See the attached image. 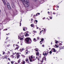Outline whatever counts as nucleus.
I'll list each match as a JSON object with an SVG mask.
<instances>
[{
	"mask_svg": "<svg viewBox=\"0 0 64 64\" xmlns=\"http://www.w3.org/2000/svg\"><path fill=\"white\" fill-rule=\"evenodd\" d=\"M23 4L24 5L25 7H28L29 6V0H25L22 2Z\"/></svg>",
	"mask_w": 64,
	"mask_h": 64,
	"instance_id": "f257e3e1",
	"label": "nucleus"
},
{
	"mask_svg": "<svg viewBox=\"0 0 64 64\" xmlns=\"http://www.w3.org/2000/svg\"><path fill=\"white\" fill-rule=\"evenodd\" d=\"M25 42H27L28 44H30L32 42V40L30 38H26L24 40Z\"/></svg>",
	"mask_w": 64,
	"mask_h": 64,
	"instance_id": "f03ea898",
	"label": "nucleus"
},
{
	"mask_svg": "<svg viewBox=\"0 0 64 64\" xmlns=\"http://www.w3.org/2000/svg\"><path fill=\"white\" fill-rule=\"evenodd\" d=\"M9 19H10V18H9L8 16H7L6 19L4 20V22L5 23H7V21H8V20H9Z\"/></svg>",
	"mask_w": 64,
	"mask_h": 64,
	"instance_id": "7ed1b4c3",
	"label": "nucleus"
},
{
	"mask_svg": "<svg viewBox=\"0 0 64 64\" xmlns=\"http://www.w3.org/2000/svg\"><path fill=\"white\" fill-rule=\"evenodd\" d=\"M7 5L9 9H11V6H10V4H9V2H8L7 3Z\"/></svg>",
	"mask_w": 64,
	"mask_h": 64,
	"instance_id": "20e7f679",
	"label": "nucleus"
},
{
	"mask_svg": "<svg viewBox=\"0 0 64 64\" xmlns=\"http://www.w3.org/2000/svg\"><path fill=\"white\" fill-rule=\"evenodd\" d=\"M47 54H48V52H44L43 53V55H47Z\"/></svg>",
	"mask_w": 64,
	"mask_h": 64,
	"instance_id": "39448f33",
	"label": "nucleus"
},
{
	"mask_svg": "<svg viewBox=\"0 0 64 64\" xmlns=\"http://www.w3.org/2000/svg\"><path fill=\"white\" fill-rule=\"evenodd\" d=\"M20 53H17L16 54V55L17 56V59H18L20 57V55L19 54Z\"/></svg>",
	"mask_w": 64,
	"mask_h": 64,
	"instance_id": "423d86ee",
	"label": "nucleus"
},
{
	"mask_svg": "<svg viewBox=\"0 0 64 64\" xmlns=\"http://www.w3.org/2000/svg\"><path fill=\"white\" fill-rule=\"evenodd\" d=\"M29 59H30V62H33V61H35V59L34 58H31L30 57H29Z\"/></svg>",
	"mask_w": 64,
	"mask_h": 64,
	"instance_id": "0eeeda50",
	"label": "nucleus"
},
{
	"mask_svg": "<svg viewBox=\"0 0 64 64\" xmlns=\"http://www.w3.org/2000/svg\"><path fill=\"white\" fill-rule=\"evenodd\" d=\"M52 51H53V52H56V50H55V49L54 48H52Z\"/></svg>",
	"mask_w": 64,
	"mask_h": 64,
	"instance_id": "6e6552de",
	"label": "nucleus"
},
{
	"mask_svg": "<svg viewBox=\"0 0 64 64\" xmlns=\"http://www.w3.org/2000/svg\"><path fill=\"white\" fill-rule=\"evenodd\" d=\"M21 2H22V3L24 2V1H25V0H19Z\"/></svg>",
	"mask_w": 64,
	"mask_h": 64,
	"instance_id": "1a4fd4ad",
	"label": "nucleus"
},
{
	"mask_svg": "<svg viewBox=\"0 0 64 64\" xmlns=\"http://www.w3.org/2000/svg\"><path fill=\"white\" fill-rule=\"evenodd\" d=\"M3 2L4 3V5H5L6 4V2H5V0H2Z\"/></svg>",
	"mask_w": 64,
	"mask_h": 64,
	"instance_id": "9d476101",
	"label": "nucleus"
},
{
	"mask_svg": "<svg viewBox=\"0 0 64 64\" xmlns=\"http://www.w3.org/2000/svg\"><path fill=\"white\" fill-rule=\"evenodd\" d=\"M29 35L28 34H27V33H26V34L25 35V36L26 37H27V36H29Z\"/></svg>",
	"mask_w": 64,
	"mask_h": 64,
	"instance_id": "9b49d317",
	"label": "nucleus"
},
{
	"mask_svg": "<svg viewBox=\"0 0 64 64\" xmlns=\"http://www.w3.org/2000/svg\"><path fill=\"white\" fill-rule=\"evenodd\" d=\"M59 49H63V46H60L59 48Z\"/></svg>",
	"mask_w": 64,
	"mask_h": 64,
	"instance_id": "f8f14e48",
	"label": "nucleus"
},
{
	"mask_svg": "<svg viewBox=\"0 0 64 64\" xmlns=\"http://www.w3.org/2000/svg\"><path fill=\"white\" fill-rule=\"evenodd\" d=\"M25 61H23L22 62V64H25Z\"/></svg>",
	"mask_w": 64,
	"mask_h": 64,
	"instance_id": "ddd939ff",
	"label": "nucleus"
},
{
	"mask_svg": "<svg viewBox=\"0 0 64 64\" xmlns=\"http://www.w3.org/2000/svg\"><path fill=\"white\" fill-rule=\"evenodd\" d=\"M26 54H28V52H29V51H28L27 50H26Z\"/></svg>",
	"mask_w": 64,
	"mask_h": 64,
	"instance_id": "4468645a",
	"label": "nucleus"
},
{
	"mask_svg": "<svg viewBox=\"0 0 64 64\" xmlns=\"http://www.w3.org/2000/svg\"><path fill=\"white\" fill-rule=\"evenodd\" d=\"M20 61H21V59L20 58L19 60H18V63H19Z\"/></svg>",
	"mask_w": 64,
	"mask_h": 64,
	"instance_id": "2eb2a0df",
	"label": "nucleus"
},
{
	"mask_svg": "<svg viewBox=\"0 0 64 64\" xmlns=\"http://www.w3.org/2000/svg\"><path fill=\"white\" fill-rule=\"evenodd\" d=\"M12 7L14 8V4L13 3L12 4Z\"/></svg>",
	"mask_w": 64,
	"mask_h": 64,
	"instance_id": "dca6fc26",
	"label": "nucleus"
},
{
	"mask_svg": "<svg viewBox=\"0 0 64 64\" xmlns=\"http://www.w3.org/2000/svg\"><path fill=\"white\" fill-rule=\"evenodd\" d=\"M40 15V13H38L36 14V16H38V15Z\"/></svg>",
	"mask_w": 64,
	"mask_h": 64,
	"instance_id": "f3484780",
	"label": "nucleus"
},
{
	"mask_svg": "<svg viewBox=\"0 0 64 64\" xmlns=\"http://www.w3.org/2000/svg\"><path fill=\"white\" fill-rule=\"evenodd\" d=\"M19 48V46L17 47L15 49V50H16V49H18V48Z\"/></svg>",
	"mask_w": 64,
	"mask_h": 64,
	"instance_id": "a211bd4d",
	"label": "nucleus"
},
{
	"mask_svg": "<svg viewBox=\"0 0 64 64\" xmlns=\"http://www.w3.org/2000/svg\"><path fill=\"white\" fill-rule=\"evenodd\" d=\"M54 47H56V48H58V46L56 44H55V46H54Z\"/></svg>",
	"mask_w": 64,
	"mask_h": 64,
	"instance_id": "6ab92c4d",
	"label": "nucleus"
},
{
	"mask_svg": "<svg viewBox=\"0 0 64 64\" xmlns=\"http://www.w3.org/2000/svg\"><path fill=\"white\" fill-rule=\"evenodd\" d=\"M33 40L34 42H36V41H37V40H36V39L35 38H34V40Z\"/></svg>",
	"mask_w": 64,
	"mask_h": 64,
	"instance_id": "aec40b11",
	"label": "nucleus"
},
{
	"mask_svg": "<svg viewBox=\"0 0 64 64\" xmlns=\"http://www.w3.org/2000/svg\"><path fill=\"white\" fill-rule=\"evenodd\" d=\"M20 40H23V38H20Z\"/></svg>",
	"mask_w": 64,
	"mask_h": 64,
	"instance_id": "412c9836",
	"label": "nucleus"
},
{
	"mask_svg": "<svg viewBox=\"0 0 64 64\" xmlns=\"http://www.w3.org/2000/svg\"><path fill=\"white\" fill-rule=\"evenodd\" d=\"M14 62L13 61H12L11 62V64H14Z\"/></svg>",
	"mask_w": 64,
	"mask_h": 64,
	"instance_id": "4be33fe9",
	"label": "nucleus"
},
{
	"mask_svg": "<svg viewBox=\"0 0 64 64\" xmlns=\"http://www.w3.org/2000/svg\"><path fill=\"white\" fill-rule=\"evenodd\" d=\"M31 25L32 27H34V25L33 24H32Z\"/></svg>",
	"mask_w": 64,
	"mask_h": 64,
	"instance_id": "5701e85b",
	"label": "nucleus"
},
{
	"mask_svg": "<svg viewBox=\"0 0 64 64\" xmlns=\"http://www.w3.org/2000/svg\"><path fill=\"white\" fill-rule=\"evenodd\" d=\"M34 22H36V23H37V22H38V21L37 20H34Z\"/></svg>",
	"mask_w": 64,
	"mask_h": 64,
	"instance_id": "b1692460",
	"label": "nucleus"
},
{
	"mask_svg": "<svg viewBox=\"0 0 64 64\" xmlns=\"http://www.w3.org/2000/svg\"><path fill=\"white\" fill-rule=\"evenodd\" d=\"M39 52H38L37 53H36V55H39Z\"/></svg>",
	"mask_w": 64,
	"mask_h": 64,
	"instance_id": "393cba45",
	"label": "nucleus"
},
{
	"mask_svg": "<svg viewBox=\"0 0 64 64\" xmlns=\"http://www.w3.org/2000/svg\"><path fill=\"white\" fill-rule=\"evenodd\" d=\"M40 40H41L42 41H43L44 40V38H42V39H41Z\"/></svg>",
	"mask_w": 64,
	"mask_h": 64,
	"instance_id": "a878e982",
	"label": "nucleus"
},
{
	"mask_svg": "<svg viewBox=\"0 0 64 64\" xmlns=\"http://www.w3.org/2000/svg\"><path fill=\"white\" fill-rule=\"evenodd\" d=\"M55 43L56 44H57V43H58V41H55Z\"/></svg>",
	"mask_w": 64,
	"mask_h": 64,
	"instance_id": "bb28decb",
	"label": "nucleus"
},
{
	"mask_svg": "<svg viewBox=\"0 0 64 64\" xmlns=\"http://www.w3.org/2000/svg\"><path fill=\"white\" fill-rule=\"evenodd\" d=\"M22 34H21L20 35V36H22L23 37V36H24V35H23L22 36Z\"/></svg>",
	"mask_w": 64,
	"mask_h": 64,
	"instance_id": "cd10ccee",
	"label": "nucleus"
},
{
	"mask_svg": "<svg viewBox=\"0 0 64 64\" xmlns=\"http://www.w3.org/2000/svg\"><path fill=\"white\" fill-rule=\"evenodd\" d=\"M50 54H52V51H50Z\"/></svg>",
	"mask_w": 64,
	"mask_h": 64,
	"instance_id": "c85d7f7f",
	"label": "nucleus"
},
{
	"mask_svg": "<svg viewBox=\"0 0 64 64\" xmlns=\"http://www.w3.org/2000/svg\"><path fill=\"white\" fill-rule=\"evenodd\" d=\"M62 45V44L61 43H60L59 44V45H60V46H61Z\"/></svg>",
	"mask_w": 64,
	"mask_h": 64,
	"instance_id": "c756f323",
	"label": "nucleus"
},
{
	"mask_svg": "<svg viewBox=\"0 0 64 64\" xmlns=\"http://www.w3.org/2000/svg\"><path fill=\"white\" fill-rule=\"evenodd\" d=\"M8 54H10V52L9 51H8Z\"/></svg>",
	"mask_w": 64,
	"mask_h": 64,
	"instance_id": "7c9ffc66",
	"label": "nucleus"
},
{
	"mask_svg": "<svg viewBox=\"0 0 64 64\" xmlns=\"http://www.w3.org/2000/svg\"><path fill=\"white\" fill-rule=\"evenodd\" d=\"M50 19H52V17L51 16H50Z\"/></svg>",
	"mask_w": 64,
	"mask_h": 64,
	"instance_id": "2f4dec72",
	"label": "nucleus"
},
{
	"mask_svg": "<svg viewBox=\"0 0 64 64\" xmlns=\"http://www.w3.org/2000/svg\"><path fill=\"white\" fill-rule=\"evenodd\" d=\"M7 29H4V31H6V30H7Z\"/></svg>",
	"mask_w": 64,
	"mask_h": 64,
	"instance_id": "473e14b6",
	"label": "nucleus"
},
{
	"mask_svg": "<svg viewBox=\"0 0 64 64\" xmlns=\"http://www.w3.org/2000/svg\"><path fill=\"white\" fill-rule=\"evenodd\" d=\"M44 31H46V29L45 28L44 29Z\"/></svg>",
	"mask_w": 64,
	"mask_h": 64,
	"instance_id": "72a5a7b5",
	"label": "nucleus"
},
{
	"mask_svg": "<svg viewBox=\"0 0 64 64\" xmlns=\"http://www.w3.org/2000/svg\"><path fill=\"white\" fill-rule=\"evenodd\" d=\"M21 26V22H20V26Z\"/></svg>",
	"mask_w": 64,
	"mask_h": 64,
	"instance_id": "f704fd0d",
	"label": "nucleus"
},
{
	"mask_svg": "<svg viewBox=\"0 0 64 64\" xmlns=\"http://www.w3.org/2000/svg\"><path fill=\"white\" fill-rule=\"evenodd\" d=\"M22 56L23 57H25V56L24 55H22Z\"/></svg>",
	"mask_w": 64,
	"mask_h": 64,
	"instance_id": "c9c22d12",
	"label": "nucleus"
},
{
	"mask_svg": "<svg viewBox=\"0 0 64 64\" xmlns=\"http://www.w3.org/2000/svg\"><path fill=\"white\" fill-rule=\"evenodd\" d=\"M18 39H20V38H21V37H19V36H18Z\"/></svg>",
	"mask_w": 64,
	"mask_h": 64,
	"instance_id": "e433bc0d",
	"label": "nucleus"
},
{
	"mask_svg": "<svg viewBox=\"0 0 64 64\" xmlns=\"http://www.w3.org/2000/svg\"><path fill=\"white\" fill-rule=\"evenodd\" d=\"M28 61V59H26V61L27 62Z\"/></svg>",
	"mask_w": 64,
	"mask_h": 64,
	"instance_id": "4c0bfd02",
	"label": "nucleus"
},
{
	"mask_svg": "<svg viewBox=\"0 0 64 64\" xmlns=\"http://www.w3.org/2000/svg\"><path fill=\"white\" fill-rule=\"evenodd\" d=\"M23 30L24 31H25V28H24Z\"/></svg>",
	"mask_w": 64,
	"mask_h": 64,
	"instance_id": "58836bf2",
	"label": "nucleus"
},
{
	"mask_svg": "<svg viewBox=\"0 0 64 64\" xmlns=\"http://www.w3.org/2000/svg\"><path fill=\"white\" fill-rule=\"evenodd\" d=\"M31 20H30L31 21H32L33 20V19L31 18Z\"/></svg>",
	"mask_w": 64,
	"mask_h": 64,
	"instance_id": "ea45409f",
	"label": "nucleus"
},
{
	"mask_svg": "<svg viewBox=\"0 0 64 64\" xmlns=\"http://www.w3.org/2000/svg\"><path fill=\"white\" fill-rule=\"evenodd\" d=\"M20 52H22V49H20Z\"/></svg>",
	"mask_w": 64,
	"mask_h": 64,
	"instance_id": "a19ab883",
	"label": "nucleus"
},
{
	"mask_svg": "<svg viewBox=\"0 0 64 64\" xmlns=\"http://www.w3.org/2000/svg\"><path fill=\"white\" fill-rule=\"evenodd\" d=\"M5 52H3V55H4V54H5Z\"/></svg>",
	"mask_w": 64,
	"mask_h": 64,
	"instance_id": "79ce46f5",
	"label": "nucleus"
},
{
	"mask_svg": "<svg viewBox=\"0 0 64 64\" xmlns=\"http://www.w3.org/2000/svg\"><path fill=\"white\" fill-rule=\"evenodd\" d=\"M31 59H33V57H32V56H31Z\"/></svg>",
	"mask_w": 64,
	"mask_h": 64,
	"instance_id": "37998d69",
	"label": "nucleus"
},
{
	"mask_svg": "<svg viewBox=\"0 0 64 64\" xmlns=\"http://www.w3.org/2000/svg\"><path fill=\"white\" fill-rule=\"evenodd\" d=\"M8 60H10V58H8Z\"/></svg>",
	"mask_w": 64,
	"mask_h": 64,
	"instance_id": "c03bdc74",
	"label": "nucleus"
},
{
	"mask_svg": "<svg viewBox=\"0 0 64 64\" xmlns=\"http://www.w3.org/2000/svg\"><path fill=\"white\" fill-rule=\"evenodd\" d=\"M38 61H39V60H40L39 58H38Z\"/></svg>",
	"mask_w": 64,
	"mask_h": 64,
	"instance_id": "a18cd8bd",
	"label": "nucleus"
},
{
	"mask_svg": "<svg viewBox=\"0 0 64 64\" xmlns=\"http://www.w3.org/2000/svg\"><path fill=\"white\" fill-rule=\"evenodd\" d=\"M4 58H6V59H7V57L6 56L5 57H4Z\"/></svg>",
	"mask_w": 64,
	"mask_h": 64,
	"instance_id": "49530a36",
	"label": "nucleus"
},
{
	"mask_svg": "<svg viewBox=\"0 0 64 64\" xmlns=\"http://www.w3.org/2000/svg\"><path fill=\"white\" fill-rule=\"evenodd\" d=\"M45 18L44 17V18H42V19H43V20H44V19Z\"/></svg>",
	"mask_w": 64,
	"mask_h": 64,
	"instance_id": "de8ad7c7",
	"label": "nucleus"
},
{
	"mask_svg": "<svg viewBox=\"0 0 64 64\" xmlns=\"http://www.w3.org/2000/svg\"><path fill=\"white\" fill-rule=\"evenodd\" d=\"M42 47H44V45H42Z\"/></svg>",
	"mask_w": 64,
	"mask_h": 64,
	"instance_id": "09e8293b",
	"label": "nucleus"
},
{
	"mask_svg": "<svg viewBox=\"0 0 64 64\" xmlns=\"http://www.w3.org/2000/svg\"><path fill=\"white\" fill-rule=\"evenodd\" d=\"M34 1H37V0H33Z\"/></svg>",
	"mask_w": 64,
	"mask_h": 64,
	"instance_id": "8fccbe9b",
	"label": "nucleus"
},
{
	"mask_svg": "<svg viewBox=\"0 0 64 64\" xmlns=\"http://www.w3.org/2000/svg\"><path fill=\"white\" fill-rule=\"evenodd\" d=\"M38 40H39V37H38Z\"/></svg>",
	"mask_w": 64,
	"mask_h": 64,
	"instance_id": "3c124183",
	"label": "nucleus"
},
{
	"mask_svg": "<svg viewBox=\"0 0 64 64\" xmlns=\"http://www.w3.org/2000/svg\"><path fill=\"white\" fill-rule=\"evenodd\" d=\"M22 50L23 51V50H24V48H22Z\"/></svg>",
	"mask_w": 64,
	"mask_h": 64,
	"instance_id": "603ef678",
	"label": "nucleus"
},
{
	"mask_svg": "<svg viewBox=\"0 0 64 64\" xmlns=\"http://www.w3.org/2000/svg\"><path fill=\"white\" fill-rule=\"evenodd\" d=\"M16 46H18V45L17 44H16Z\"/></svg>",
	"mask_w": 64,
	"mask_h": 64,
	"instance_id": "864d4df0",
	"label": "nucleus"
},
{
	"mask_svg": "<svg viewBox=\"0 0 64 64\" xmlns=\"http://www.w3.org/2000/svg\"><path fill=\"white\" fill-rule=\"evenodd\" d=\"M38 28H38V27H37V28H36V29H38Z\"/></svg>",
	"mask_w": 64,
	"mask_h": 64,
	"instance_id": "5fc2aeb1",
	"label": "nucleus"
},
{
	"mask_svg": "<svg viewBox=\"0 0 64 64\" xmlns=\"http://www.w3.org/2000/svg\"><path fill=\"white\" fill-rule=\"evenodd\" d=\"M26 33H28V31L26 32Z\"/></svg>",
	"mask_w": 64,
	"mask_h": 64,
	"instance_id": "6e6d98bb",
	"label": "nucleus"
},
{
	"mask_svg": "<svg viewBox=\"0 0 64 64\" xmlns=\"http://www.w3.org/2000/svg\"><path fill=\"white\" fill-rule=\"evenodd\" d=\"M36 51H38V50H36Z\"/></svg>",
	"mask_w": 64,
	"mask_h": 64,
	"instance_id": "4d7b16f0",
	"label": "nucleus"
},
{
	"mask_svg": "<svg viewBox=\"0 0 64 64\" xmlns=\"http://www.w3.org/2000/svg\"><path fill=\"white\" fill-rule=\"evenodd\" d=\"M48 13H50V12H48Z\"/></svg>",
	"mask_w": 64,
	"mask_h": 64,
	"instance_id": "13d9d810",
	"label": "nucleus"
},
{
	"mask_svg": "<svg viewBox=\"0 0 64 64\" xmlns=\"http://www.w3.org/2000/svg\"><path fill=\"white\" fill-rule=\"evenodd\" d=\"M10 64V63H9V62H8V64Z\"/></svg>",
	"mask_w": 64,
	"mask_h": 64,
	"instance_id": "bf43d9fd",
	"label": "nucleus"
},
{
	"mask_svg": "<svg viewBox=\"0 0 64 64\" xmlns=\"http://www.w3.org/2000/svg\"><path fill=\"white\" fill-rule=\"evenodd\" d=\"M51 50V48H49V50Z\"/></svg>",
	"mask_w": 64,
	"mask_h": 64,
	"instance_id": "052dcab7",
	"label": "nucleus"
},
{
	"mask_svg": "<svg viewBox=\"0 0 64 64\" xmlns=\"http://www.w3.org/2000/svg\"><path fill=\"white\" fill-rule=\"evenodd\" d=\"M42 42V41H40V43H41V42Z\"/></svg>",
	"mask_w": 64,
	"mask_h": 64,
	"instance_id": "680f3d73",
	"label": "nucleus"
},
{
	"mask_svg": "<svg viewBox=\"0 0 64 64\" xmlns=\"http://www.w3.org/2000/svg\"><path fill=\"white\" fill-rule=\"evenodd\" d=\"M43 1V0H42V1H41V2H42V1Z\"/></svg>",
	"mask_w": 64,
	"mask_h": 64,
	"instance_id": "e2e57ef3",
	"label": "nucleus"
},
{
	"mask_svg": "<svg viewBox=\"0 0 64 64\" xmlns=\"http://www.w3.org/2000/svg\"><path fill=\"white\" fill-rule=\"evenodd\" d=\"M40 33H41V32H42V31H41L40 32Z\"/></svg>",
	"mask_w": 64,
	"mask_h": 64,
	"instance_id": "0e129e2a",
	"label": "nucleus"
},
{
	"mask_svg": "<svg viewBox=\"0 0 64 64\" xmlns=\"http://www.w3.org/2000/svg\"><path fill=\"white\" fill-rule=\"evenodd\" d=\"M14 45H15V44H13L14 47Z\"/></svg>",
	"mask_w": 64,
	"mask_h": 64,
	"instance_id": "69168bd1",
	"label": "nucleus"
},
{
	"mask_svg": "<svg viewBox=\"0 0 64 64\" xmlns=\"http://www.w3.org/2000/svg\"><path fill=\"white\" fill-rule=\"evenodd\" d=\"M63 49H64V46H63Z\"/></svg>",
	"mask_w": 64,
	"mask_h": 64,
	"instance_id": "338daca9",
	"label": "nucleus"
},
{
	"mask_svg": "<svg viewBox=\"0 0 64 64\" xmlns=\"http://www.w3.org/2000/svg\"><path fill=\"white\" fill-rule=\"evenodd\" d=\"M18 64V63H16L15 64Z\"/></svg>",
	"mask_w": 64,
	"mask_h": 64,
	"instance_id": "774afa93",
	"label": "nucleus"
}]
</instances>
